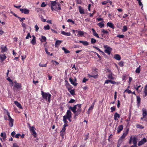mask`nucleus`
<instances>
[{"instance_id":"nucleus-1","label":"nucleus","mask_w":147,"mask_h":147,"mask_svg":"<svg viewBox=\"0 0 147 147\" xmlns=\"http://www.w3.org/2000/svg\"><path fill=\"white\" fill-rule=\"evenodd\" d=\"M81 105L78 104L74 105L73 107H70L69 108V109H70L73 112L76 116H77L79 115L82 109Z\"/></svg>"},{"instance_id":"nucleus-2","label":"nucleus","mask_w":147,"mask_h":147,"mask_svg":"<svg viewBox=\"0 0 147 147\" xmlns=\"http://www.w3.org/2000/svg\"><path fill=\"white\" fill-rule=\"evenodd\" d=\"M41 94L43 99L49 103L50 102L51 96V95L48 92H45L42 91Z\"/></svg>"},{"instance_id":"nucleus-3","label":"nucleus","mask_w":147,"mask_h":147,"mask_svg":"<svg viewBox=\"0 0 147 147\" xmlns=\"http://www.w3.org/2000/svg\"><path fill=\"white\" fill-rule=\"evenodd\" d=\"M103 47L105 49L104 51L106 53H107L108 55H110L112 50V48L106 45H104Z\"/></svg>"},{"instance_id":"nucleus-4","label":"nucleus","mask_w":147,"mask_h":147,"mask_svg":"<svg viewBox=\"0 0 147 147\" xmlns=\"http://www.w3.org/2000/svg\"><path fill=\"white\" fill-rule=\"evenodd\" d=\"M30 131L32 133V135L34 136V137H36V134L35 131V128L34 126L30 127Z\"/></svg>"},{"instance_id":"nucleus-5","label":"nucleus","mask_w":147,"mask_h":147,"mask_svg":"<svg viewBox=\"0 0 147 147\" xmlns=\"http://www.w3.org/2000/svg\"><path fill=\"white\" fill-rule=\"evenodd\" d=\"M72 113L69 110H68L65 114V115L64 116L67 119L69 117H72Z\"/></svg>"},{"instance_id":"nucleus-6","label":"nucleus","mask_w":147,"mask_h":147,"mask_svg":"<svg viewBox=\"0 0 147 147\" xmlns=\"http://www.w3.org/2000/svg\"><path fill=\"white\" fill-rule=\"evenodd\" d=\"M129 139H131V140L132 141L133 144H137V138L135 137V136H131L130 137Z\"/></svg>"},{"instance_id":"nucleus-7","label":"nucleus","mask_w":147,"mask_h":147,"mask_svg":"<svg viewBox=\"0 0 147 147\" xmlns=\"http://www.w3.org/2000/svg\"><path fill=\"white\" fill-rule=\"evenodd\" d=\"M20 10L22 13H24L26 14H28L30 12V11L28 9L26 8H20Z\"/></svg>"},{"instance_id":"nucleus-8","label":"nucleus","mask_w":147,"mask_h":147,"mask_svg":"<svg viewBox=\"0 0 147 147\" xmlns=\"http://www.w3.org/2000/svg\"><path fill=\"white\" fill-rule=\"evenodd\" d=\"M147 140L145 138H144L143 139L139 141L138 144L139 146H140L144 144L146 142Z\"/></svg>"},{"instance_id":"nucleus-9","label":"nucleus","mask_w":147,"mask_h":147,"mask_svg":"<svg viewBox=\"0 0 147 147\" xmlns=\"http://www.w3.org/2000/svg\"><path fill=\"white\" fill-rule=\"evenodd\" d=\"M9 119H8L9 121V125L11 127H12L13 126V123L14 122V120L12 119L10 116L8 117Z\"/></svg>"},{"instance_id":"nucleus-10","label":"nucleus","mask_w":147,"mask_h":147,"mask_svg":"<svg viewBox=\"0 0 147 147\" xmlns=\"http://www.w3.org/2000/svg\"><path fill=\"white\" fill-rule=\"evenodd\" d=\"M120 117V115L119 114H118L117 113H115L114 115V119L116 121H118L119 118Z\"/></svg>"},{"instance_id":"nucleus-11","label":"nucleus","mask_w":147,"mask_h":147,"mask_svg":"<svg viewBox=\"0 0 147 147\" xmlns=\"http://www.w3.org/2000/svg\"><path fill=\"white\" fill-rule=\"evenodd\" d=\"M128 130H127L125 132H124L123 135L121 136L120 139L119 140H122V139L125 138V137L127 136L128 133Z\"/></svg>"},{"instance_id":"nucleus-12","label":"nucleus","mask_w":147,"mask_h":147,"mask_svg":"<svg viewBox=\"0 0 147 147\" xmlns=\"http://www.w3.org/2000/svg\"><path fill=\"white\" fill-rule=\"evenodd\" d=\"M6 58V57L5 54H1L0 55V59L1 62H3Z\"/></svg>"},{"instance_id":"nucleus-13","label":"nucleus","mask_w":147,"mask_h":147,"mask_svg":"<svg viewBox=\"0 0 147 147\" xmlns=\"http://www.w3.org/2000/svg\"><path fill=\"white\" fill-rule=\"evenodd\" d=\"M1 48V52L4 53V52H5L7 51V48L6 46H4L3 45H2Z\"/></svg>"},{"instance_id":"nucleus-14","label":"nucleus","mask_w":147,"mask_h":147,"mask_svg":"<svg viewBox=\"0 0 147 147\" xmlns=\"http://www.w3.org/2000/svg\"><path fill=\"white\" fill-rule=\"evenodd\" d=\"M33 37V38L32 40L31 41V43L33 45H34L36 43V38L34 35H33L32 36Z\"/></svg>"},{"instance_id":"nucleus-15","label":"nucleus","mask_w":147,"mask_h":147,"mask_svg":"<svg viewBox=\"0 0 147 147\" xmlns=\"http://www.w3.org/2000/svg\"><path fill=\"white\" fill-rule=\"evenodd\" d=\"M123 126L122 125H119L117 127V132L118 133H119L123 129Z\"/></svg>"},{"instance_id":"nucleus-16","label":"nucleus","mask_w":147,"mask_h":147,"mask_svg":"<svg viewBox=\"0 0 147 147\" xmlns=\"http://www.w3.org/2000/svg\"><path fill=\"white\" fill-rule=\"evenodd\" d=\"M1 137L2 138V139L1 138V140L2 141H3L2 139H3V140H5L6 137V135L5 133H1Z\"/></svg>"},{"instance_id":"nucleus-17","label":"nucleus","mask_w":147,"mask_h":147,"mask_svg":"<svg viewBox=\"0 0 147 147\" xmlns=\"http://www.w3.org/2000/svg\"><path fill=\"white\" fill-rule=\"evenodd\" d=\"M62 42V41L60 40H57L56 41L55 43V46L56 47H57Z\"/></svg>"},{"instance_id":"nucleus-18","label":"nucleus","mask_w":147,"mask_h":147,"mask_svg":"<svg viewBox=\"0 0 147 147\" xmlns=\"http://www.w3.org/2000/svg\"><path fill=\"white\" fill-rule=\"evenodd\" d=\"M14 104L17 106L20 109H22V107L21 104L17 101H15L14 102Z\"/></svg>"},{"instance_id":"nucleus-19","label":"nucleus","mask_w":147,"mask_h":147,"mask_svg":"<svg viewBox=\"0 0 147 147\" xmlns=\"http://www.w3.org/2000/svg\"><path fill=\"white\" fill-rule=\"evenodd\" d=\"M92 30L93 32V35L94 36H96L98 38H100L99 37L98 34H97V33L96 32L94 28H92Z\"/></svg>"},{"instance_id":"nucleus-20","label":"nucleus","mask_w":147,"mask_h":147,"mask_svg":"<svg viewBox=\"0 0 147 147\" xmlns=\"http://www.w3.org/2000/svg\"><path fill=\"white\" fill-rule=\"evenodd\" d=\"M142 115L143 117H145L147 115V111L144 108H143L142 109Z\"/></svg>"},{"instance_id":"nucleus-21","label":"nucleus","mask_w":147,"mask_h":147,"mask_svg":"<svg viewBox=\"0 0 147 147\" xmlns=\"http://www.w3.org/2000/svg\"><path fill=\"white\" fill-rule=\"evenodd\" d=\"M136 98H137V105L138 106H139L140 104V102H141V98L139 96H136Z\"/></svg>"},{"instance_id":"nucleus-22","label":"nucleus","mask_w":147,"mask_h":147,"mask_svg":"<svg viewBox=\"0 0 147 147\" xmlns=\"http://www.w3.org/2000/svg\"><path fill=\"white\" fill-rule=\"evenodd\" d=\"M114 58L117 60H120L121 58L120 56L118 54H115L114 56Z\"/></svg>"},{"instance_id":"nucleus-23","label":"nucleus","mask_w":147,"mask_h":147,"mask_svg":"<svg viewBox=\"0 0 147 147\" xmlns=\"http://www.w3.org/2000/svg\"><path fill=\"white\" fill-rule=\"evenodd\" d=\"M61 34L67 36H70L71 35V33L70 32H66L64 31H62Z\"/></svg>"},{"instance_id":"nucleus-24","label":"nucleus","mask_w":147,"mask_h":147,"mask_svg":"<svg viewBox=\"0 0 147 147\" xmlns=\"http://www.w3.org/2000/svg\"><path fill=\"white\" fill-rule=\"evenodd\" d=\"M77 32L78 34L77 36H83L85 33L84 32L82 31H79L78 30Z\"/></svg>"},{"instance_id":"nucleus-25","label":"nucleus","mask_w":147,"mask_h":147,"mask_svg":"<svg viewBox=\"0 0 147 147\" xmlns=\"http://www.w3.org/2000/svg\"><path fill=\"white\" fill-rule=\"evenodd\" d=\"M107 26H109L113 29L114 28V25L112 23L108 22L107 23Z\"/></svg>"},{"instance_id":"nucleus-26","label":"nucleus","mask_w":147,"mask_h":147,"mask_svg":"<svg viewBox=\"0 0 147 147\" xmlns=\"http://www.w3.org/2000/svg\"><path fill=\"white\" fill-rule=\"evenodd\" d=\"M69 81L73 85H74V86H76L77 85V83L74 82V81L71 78H69Z\"/></svg>"},{"instance_id":"nucleus-27","label":"nucleus","mask_w":147,"mask_h":147,"mask_svg":"<svg viewBox=\"0 0 147 147\" xmlns=\"http://www.w3.org/2000/svg\"><path fill=\"white\" fill-rule=\"evenodd\" d=\"M79 11L80 14H83L84 13V9L81 7L80 6L79 7Z\"/></svg>"},{"instance_id":"nucleus-28","label":"nucleus","mask_w":147,"mask_h":147,"mask_svg":"<svg viewBox=\"0 0 147 147\" xmlns=\"http://www.w3.org/2000/svg\"><path fill=\"white\" fill-rule=\"evenodd\" d=\"M15 85L14 86V87L16 88L17 89L21 87L20 84L17 82H15Z\"/></svg>"},{"instance_id":"nucleus-29","label":"nucleus","mask_w":147,"mask_h":147,"mask_svg":"<svg viewBox=\"0 0 147 147\" xmlns=\"http://www.w3.org/2000/svg\"><path fill=\"white\" fill-rule=\"evenodd\" d=\"M113 74L111 72L108 75V77L109 79L111 80H113L114 78L112 76Z\"/></svg>"},{"instance_id":"nucleus-30","label":"nucleus","mask_w":147,"mask_h":147,"mask_svg":"<svg viewBox=\"0 0 147 147\" xmlns=\"http://www.w3.org/2000/svg\"><path fill=\"white\" fill-rule=\"evenodd\" d=\"M65 129H63L62 128V130H61V136H62V137H63L64 135L65 134Z\"/></svg>"},{"instance_id":"nucleus-31","label":"nucleus","mask_w":147,"mask_h":147,"mask_svg":"<svg viewBox=\"0 0 147 147\" xmlns=\"http://www.w3.org/2000/svg\"><path fill=\"white\" fill-rule=\"evenodd\" d=\"M79 42L82 43L84 46H87L88 45V43L86 41H80Z\"/></svg>"},{"instance_id":"nucleus-32","label":"nucleus","mask_w":147,"mask_h":147,"mask_svg":"<svg viewBox=\"0 0 147 147\" xmlns=\"http://www.w3.org/2000/svg\"><path fill=\"white\" fill-rule=\"evenodd\" d=\"M41 37V38L40 40L42 42H43L46 41L47 39L46 37L45 36H42Z\"/></svg>"},{"instance_id":"nucleus-33","label":"nucleus","mask_w":147,"mask_h":147,"mask_svg":"<svg viewBox=\"0 0 147 147\" xmlns=\"http://www.w3.org/2000/svg\"><path fill=\"white\" fill-rule=\"evenodd\" d=\"M88 76L90 78L92 77L94 78H97L98 75L96 74V75H90V74H88Z\"/></svg>"},{"instance_id":"nucleus-34","label":"nucleus","mask_w":147,"mask_h":147,"mask_svg":"<svg viewBox=\"0 0 147 147\" xmlns=\"http://www.w3.org/2000/svg\"><path fill=\"white\" fill-rule=\"evenodd\" d=\"M62 49L64 51L65 53L66 54L70 53V51L66 49L64 47H63L62 48Z\"/></svg>"},{"instance_id":"nucleus-35","label":"nucleus","mask_w":147,"mask_h":147,"mask_svg":"<svg viewBox=\"0 0 147 147\" xmlns=\"http://www.w3.org/2000/svg\"><path fill=\"white\" fill-rule=\"evenodd\" d=\"M3 109L4 110V113H6L7 114V115H8V117H10V113H9V112L7 110H6V109L4 108H3Z\"/></svg>"},{"instance_id":"nucleus-36","label":"nucleus","mask_w":147,"mask_h":147,"mask_svg":"<svg viewBox=\"0 0 147 147\" xmlns=\"http://www.w3.org/2000/svg\"><path fill=\"white\" fill-rule=\"evenodd\" d=\"M96 42V40L93 38H91V42L92 44H94Z\"/></svg>"},{"instance_id":"nucleus-37","label":"nucleus","mask_w":147,"mask_h":147,"mask_svg":"<svg viewBox=\"0 0 147 147\" xmlns=\"http://www.w3.org/2000/svg\"><path fill=\"white\" fill-rule=\"evenodd\" d=\"M56 5V1H51V6L55 7Z\"/></svg>"},{"instance_id":"nucleus-38","label":"nucleus","mask_w":147,"mask_h":147,"mask_svg":"<svg viewBox=\"0 0 147 147\" xmlns=\"http://www.w3.org/2000/svg\"><path fill=\"white\" fill-rule=\"evenodd\" d=\"M140 66H139V67L137 68L136 70V73H139L140 71Z\"/></svg>"},{"instance_id":"nucleus-39","label":"nucleus","mask_w":147,"mask_h":147,"mask_svg":"<svg viewBox=\"0 0 147 147\" xmlns=\"http://www.w3.org/2000/svg\"><path fill=\"white\" fill-rule=\"evenodd\" d=\"M58 7H56V8L55 9V10L57 11V10H60L61 9V7H60V4H58Z\"/></svg>"},{"instance_id":"nucleus-40","label":"nucleus","mask_w":147,"mask_h":147,"mask_svg":"<svg viewBox=\"0 0 147 147\" xmlns=\"http://www.w3.org/2000/svg\"><path fill=\"white\" fill-rule=\"evenodd\" d=\"M97 25L100 28H102L104 26V24L101 23H100L97 24Z\"/></svg>"},{"instance_id":"nucleus-41","label":"nucleus","mask_w":147,"mask_h":147,"mask_svg":"<svg viewBox=\"0 0 147 147\" xmlns=\"http://www.w3.org/2000/svg\"><path fill=\"white\" fill-rule=\"evenodd\" d=\"M44 29L45 30H48L50 29V26L49 25L45 26L44 27Z\"/></svg>"},{"instance_id":"nucleus-42","label":"nucleus","mask_w":147,"mask_h":147,"mask_svg":"<svg viewBox=\"0 0 147 147\" xmlns=\"http://www.w3.org/2000/svg\"><path fill=\"white\" fill-rule=\"evenodd\" d=\"M67 119L65 118V117L63 116V121L65 124L67 123L68 121H67Z\"/></svg>"},{"instance_id":"nucleus-43","label":"nucleus","mask_w":147,"mask_h":147,"mask_svg":"<svg viewBox=\"0 0 147 147\" xmlns=\"http://www.w3.org/2000/svg\"><path fill=\"white\" fill-rule=\"evenodd\" d=\"M123 140H119L118 141V143L117 145V147H119L120 146Z\"/></svg>"},{"instance_id":"nucleus-44","label":"nucleus","mask_w":147,"mask_h":147,"mask_svg":"<svg viewBox=\"0 0 147 147\" xmlns=\"http://www.w3.org/2000/svg\"><path fill=\"white\" fill-rule=\"evenodd\" d=\"M69 92L70 94L73 96L75 94V91L74 90H69Z\"/></svg>"},{"instance_id":"nucleus-45","label":"nucleus","mask_w":147,"mask_h":147,"mask_svg":"<svg viewBox=\"0 0 147 147\" xmlns=\"http://www.w3.org/2000/svg\"><path fill=\"white\" fill-rule=\"evenodd\" d=\"M127 30V27L126 26H124L123 27V29H122V32H126Z\"/></svg>"},{"instance_id":"nucleus-46","label":"nucleus","mask_w":147,"mask_h":147,"mask_svg":"<svg viewBox=\"0 0 147 147\" xmlns=\"http://www.w3.org/2000/svg\"><path fill=\"white\" fill-rule=\"evenodd\" d=\"M125 92H127L128 94H130L132 93V92L130 90H128V89H126L125 90L124 92V93Z\"/></svg>"},{"instance_id":"nucleus-47","label":"nucleus","mask_w":147,"mask_h":147,"mask_svg":"<svg viewBox=\"0 0 147 147\" xmlns=\"http://www.w3.org/2000/svg\"><path fill=\"white\" fill-rule=\"evenodd\" d=\"M136 127L137 128H140V129H143L144 128L142 126V125H139V124H138V125H137Z\"/></svg>"},{"instance_id":"nucleus-48","label":"nucleus","mask_w":147,"mask_h":147,"mask_svg":"<svg viewBox=\"0 0 147 147\" xmlns=\"http://www.w3.org/2000/svg\"><path fill=\"white\" fill-rule=\"evenodd\" d=\"M30 37V38H31V36L30 35V33H28L26 38V39H27L29 38Z\"/></svg>"},{"instance_id":"nucleus-49","label":"nucleus","mask_w":147,"mask_h":147,"mask_svg":"<svg viewBox=\"0 0 147 147\" xmlns=\"http://www.w3.org/2000/svg\"><path fill=\"white\" fill-rule=\"evenodd\" d=\"M141 85H139V86H136V87H135L134 88L136 89V90L137 91H138V89L141 87Z\"/></svg>"},{"instance_id":"nucleus-50","label":"nucleus","mask_w":147,"mask_h":147,"mask_svg":"<svg viewBox=\"0 0 147 147\" xmlns=\"http://www.w3.org/2000/svg\"><path fill=\"white\" fill-rule=\"evenodd\" d=\"M11 135L13 137H15V136L16 135V133L14 131H13L11 133Z\"/></svg>"},{"instance_id":"nucleus-51","label":"nucleus","mask_w":147,"mask_h":147,"mask_svg":"<svg viewBox=\"0 0 147 147\" xmlns=\"http://www.w3.org/2000/svg\"><path fill=\"white\" fill-rule=\"evenodd\" d=\"M18 18L19 19L20 21L22 22V23H23V22L24 21V20H25V18H20V17H18Z\"/></svg>"},{"instance_id":"nucleus-52","label":"nucleus","mask_w":147,"mask_h":147,"mask_svg":"<svg viewBox=\"0 0 147 147\" xmlns=\"http://www.w3.org/2000/svg\"><path fill=\"white\" fill-rule=\"evenodd\" d=\"M34 28H35L36 32H38V31L39 29V28L38 27V26L36 24L35 25Z\"/></svg>"},{"instance_id":"nucleus-53","label":"nucleus","mask_w":147,"mask_h":147,"mask_svg":"<svg viewBox=\"0 0 147 147\" xmlns=\"http://www.w3.org/2000/svg\"><path fill=\"white\" fill-rule=\"evenodd\" d=\"M119 65L121 67H122L123 66V62L122 61L120 62L119 63Z\"/></svg>"},{"instance_id":"nucleus-54","label":"nucleus","mask_w":147,"mask_h":147,"mask_svg":"<svg viewBox=\"0 0 147 147\" xmlns=\"http://www.w3.org/2000/svg\"><path fill=\"white\" fill-rule=\"evenodd\" d=\"M117 36L119 38H123L124 37V36L123 35L119 34V35H117Z\"/></svg>"},{"instance_id":"nucleus-55","label":"nucleus","mask_w":147,"mask_h":147,"mask_svg":"<svg viewBox=\"0 0 147 147\" xmlns=\"http://www.w3.org/2000/svg\"><path fill=\"white\" fill-rule=\"evenodd\" d=\"M75 101V100L73 99H71L70 100L69 102V103H72L74 102Z\"/></svg>"},{"instance_id":"nucleus-56","label":"nucleus","mask_w":147,"mask_h":147,"mask_svg":"<svg viewBox=\"0 0 147 147\" xmlns=\"http://www.w3.org/2000/svg\"><path fill=\"white\" fill-rule=\"evenodd\" d=\"M22 26L24 28V30L25 29H26V25L24 23H22Z\"/></svg>"},{"instance_id":"nucleus-57","label":"nucleus","mask_w":147,"mask_h":147,"mask_svg":"<svg viewBox=\"0 0 147 147\" xmlns=\"http://www.w3.org/2000/svg\"><path fill=\"white\" fill-rule=\"evenodd\" d=\"M67 22H71L73 24H74L75 23L74 22L70 19H68L67 20Z\"/></svg>"},{"instance_id":"nucleus-58","label":"nucleus","mask_w":147,"mask_h":147,"mask_svg":"<svg viewBox=\"0 0 147 147\" xmlns=\"http://www.w3.org/2000/svg\"><path fill=\"white\" fill-rule=\"evenodd\" d=\"M115 107H111V112H113L114 111H115Z\"/></svg>"},{"instance_id":"nucleus-59","label":"nucleus","mask_w":147,"mask_h":147,"mask_svg":"<svg viewBox=\"0 0 147 147\" xmlns=\"http://www.w3.org/2000/svg\"><path fill=\"white\" fill-rule=\"evenodd\" d=\"M21 136V134H16L15 136V138H18L19 137Z\"/></svg>"},{"instance_id":"nucleus-60","label":"nucleus","mask_w":147,"mask_h":147,"mask_svg":"<svg viewBox=\"0 0 147 147\" xmlns=\"http://www.w3.org/2000/svg\"><path fill=\"white\" fill-rule=\"evenodd\" d=\"M102 32H103L104 34H108L109 32L107 30H102Z\"/></svg>"},{"instance_id":"nucleus-61","label":"nucleus","mask_w":147,"mask_h":147,"mask_svg":"<svg viewBox=\"0 0 147 147\" xmlns=\"http://www.w3.org/2000/svg\"><path fill=\"white\" fill-rule=\"evenodd\" d=\"M7 80L10 82H11L12 83V85H13V82H12V81L9 78H7Z\"/></svg>"},{"instance_id":"nucleus-62","label":"nucleus","mask_w":147,"mask_h":147,"mask_svg":"<svg viewBox=\"0 0 147 147\" xmlns=\"http://www.w3.org/2000/svg\"><path fill=\"white\" fill-rule=\"evenodd\" d=\"M47 63H46V64H44V65H43V64H41V63H40L39 64V65L40 66V67H46L47 66Z\"/></svg>"},{"instance_id":"nucleus-63","label":"nucleus","mask_w":147,"mask_h":147,"mask_svg":"<svg viewBox=\"0 0 147 147\" xmlns=\"http://www.w3.org/2000/svg\"><path fill=\"white\" fill-rule=\"evenodd\" d=\"M144 97H145L147 95V90H144Z\"/></svg>"},{"instance_id":"nucleus-64","label":"nucleus","mask_w":147,"mask_h":147,"mask_svg":"<svg viewBox=\"0 0 147 147\" xmlns=\"http://www.w3.org/2000/svg\"><path fill=\"white\" fill-rule=\"evenodd\" d=\"M12 147H19L16 143H14L13 144Z\"/></svg>"}]
</instances>
